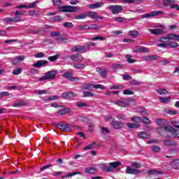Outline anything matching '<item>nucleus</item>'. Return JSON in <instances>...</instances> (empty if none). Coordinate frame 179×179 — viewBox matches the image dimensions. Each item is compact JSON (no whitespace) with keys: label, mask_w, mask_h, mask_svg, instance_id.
Here are the masks:
<instances>
[{"label":"nucleus","mask_w":179,"mask_h":179,"mask_svg":"<svg viewBox=\"0 0 179 179\" xmlns=\"http://www.w3.org/2000/svg\"><path fill=\"white\" fill-rule=\"evenodd\" d=\"M80 9V7L72 6H63L59 7V12H76V10H79Z\"/></svg>","instance_id":"f257e3e1"},{"label":"nucleus","mask_w":179,"mask_h":179,"mask_svg":"<svg viewBox=\"0 0 179 179\" xmlns=\"http://www.w3.org/2000/svg\"><path fill=\"white\" fill-rule=\"evenodd\" d=\"M163 131H165L166 132H170L173 135V136H175L176 138H179V129H174L171 126H166L162 128Z\"/></svg>","instance_id":"f03ea898"},{"label":"nucleus","mask_w":179,"mask_h":179,"mask_svg":"<svg viewBox=\"0 0 179 179\" xmlns=\"http://www.w3.org/2000/svg\"><path fill=\"white\" fill-rule=\"evenodd\" d=\"M57 75V71H50L45 73L43 77H41L38 78V80H48L50 79H54Z\"/></svg>","instance_id":"7ed1b4c3"},{"label":"nucleus","mask_w":179,"mask_h":179,"mask_svg":"<svg viewBox=\"0 0 179 179\" xmlns=\"http://www.w3.org/2000/svg\"><path fill=\"white\" fill-rule=\"evenodd\" d=\"M121 166V162H113L109 163V166H106L104 170L107 171V173H111L117 169V167H120Z\"/></svg>","instance_id":"20e7f679"},{"label":"nucleus","mask_w":179,"mask_h":179,"mask_svg":"<svg viewBox=\"0 0 179 179\" xmlns=\"http://www.w3.org/2000/svg\"><path fill=\"white\" fill-rule=\"evenodd\" d=\"M129 99H122L120 101L113 102L115 106H118V107H123L127 108V107H129Z\"/></svg>","instance_id":"39448f33"},{"label":"nucleus","mask_w":179,"mask_h":179,"mask_svg":"<svg viewBox=\"0 0 179 179\" xmlns=\"http://www.w3.org/2000/svg\"><path fill=\"white\" fill-rule=\"evenodd\" d=\"M157 27H161V29H150L148 31H150L152 34H154V36H159L164 33V30H166V27H164V26L159 25Z\"/></svg>","instance_id":"423d86ee"},{"label":"nucleus","mask_w":179,"mask_h":179,"mask_svg":"<svg viewBox=\"0 0 179 179\" xmlns=\"http://www.w3.org/2000/svg\"><path fill=\"white\" fill-rule=\"evenodd\" d=\"M89 50V46H83V45H77V46H73L71 48V50L73 52H86Z\"/></svg>","instance_id":"0eeeda50"},{"label":"nucleus","mask_w":179,"mask_h":179,"mask_svg":"<svg viewBox=\"0 0 179 179\" xmlns=\"http://www.w3.org/2000/svg\"><path fill=\"white\" fill-rule=\"evenodd\" d=\"M87 16H88V17H90L91 19H93L94 20H103V19H104V17L99 16V14H97V13L93 11H87Z\"/></svg>","instance_id":"6e6552de"},{"label":"nucleus","mask_w":179,"mask_h":179,"mask_svg":"<svg viewBox=\"0 0 179 179\" xmlns=\"http://www.w3.org/2000/svg\"><path fill=\"white\" fill-rule=\"evenodd\" d=\"M108 8L110 10H111L112 13L113 15H118L120 12H122V6H118V5H111L108 6Z\"/></svg>","instance_id":"1a4fd4ad"},{"label":"nucleus","mask_w":179,"mask_h":179,"mask_svg":"<svg viewBox=\"0 0 179 179\" xmlns=\"http://www.w3.org/2000/svg\"><path fill=\"white\" fill-rule=\"evenodd\" d=\"M163 11H152L148 14H144L141 15L142 19L148 17H154V16H159V15H163Z\"/></svg>","instance_id":"9d476101"},{"label":"nucleus","mask_w":179,"mask_h":179,"mask_svg":"<svg viewBox=\"0 0 179 179\" xmlns=\"http://www.w3.org/2000/svg\"><path fill=\"white\" fill-rule=\"evenodd\" d=\"M73 73H66L64 74V77L66 78V79H68V80H70V82H76L80 80L79 78L78 77H73L72 76Z\"/></svg>","instance_id":"9b49d317"},{"label":"nucleus","mask_w":179,"mask_h":179,"mask_svg":"<svg viewBox=\"0 0 179 179\" xmlns=\"http://www.w3.org/2000/svg\"><path fill=\"white\" fill-rule=\"evenodd\" d=\"M110 124L113 128H115V129H120V128L124 127V123L120 121H117L115 119H114V120Z\"/></svg>","instance_id":"f8f14e48"},{"label":"nucleus","mask_w":179,"mask_h":179,"mask_svg":"<svg viewBox=\"0 0 179 179\" xmlns=\"http://www.w3.org/2000/svg\"><path fill=\"white\" fill-rule=\"evenodd\" d=\"M140 173H141V171H139L138 169H132L130 166H127L126 168V173L127 174L135 175V174H140Z\"/></svg>","instance_id":"ddd939ff"},{"label":"nucleus","mask_w":179,"mask_h":179,"mask_svg":"<svg viewBox=\"0 0 179 179\" xmlns=\"http://www.w3.org/2000/svg\"><path fill=\"white\" fill-rule=\"evenodd\" d=\"M47 64H48V61L40 60L38 61L36 63L34 64L32 66H34V68H41V66H44L45 65H47Z\"/></svg>","instance_id":"4468645a"},{"label":"nucleus","mask_w":179,"mask_h":179,"mask_svg":"<svg viewBox=\"0 0 179 179\" xmlns=\"http://www.w3.org/2000/svg\"><path fill=\"white\" fill-rule=\"evenodd\" d=\"M70 58L72 61H75L76 62H80L83 61V57L79 54L73 55L70 57Z\"/></svg>","instance_id":"2eb2a0df"},{"label":"nucleus","mask_w":179,"mask_h":179,"mask_svg":"<svg viewBox=\"0 0 179 179\" xmlns=\"http://www.w3.org/2000/svg\"><path fill=\"white\" fill-rule=\"evenodd\" d=\"M104 2H98L93 4H90L89 8L90 9H97L99 8H103L104 6Z\"/></svg>","instance_id":"dca6fc26"},{"label":"nucleus","mask_w":179,"mask_h":179,"mask_svg":"<svg viewBox=\"0 0 179 179\" xmlns=\"http://www.w3.org/2000/svg\"><path fill=\"white\" fill-rule=\"evenodd\" d=\"M24 59H26V57L24 56H17L12 61L13 65H17V64H19V61H23Z\"/></svg>","instance_id":"f3484780"},{"label":"nucleus","mask_w":179,"mask_h":179,"mask_svg":"<svg viewBox=\"0 0 179 179\" xmlns=\"http://www.w3.org/2000/svg\"><path fill=\"white\" fill-rule=\"evenodd\" d=\"M97 171V168L96 167H87L85 169V173L87 174H96Z\"/></svg>","instance_id":"a211bd4d"},{"label":"nucleus","mask_w":179,"mask_h":179,"mask_svg":"<svg viewBox=\"0 0 179 179\" xmlns=\"http://www.w3.org/2000/svg\"><path fill=\"white\" fill-rule=\"evenodd\" d=\"M166 38L168 40H171L172 41H179V35L177 34H168L166 35Z\"/></svg>","instance_id":"6ab92c4d"},{"label":"nucleus","mask_w":179,"mask_h":179,"mask_svg":"<svg viewBox=\"0 0 179 179\" xmlns=\"http://www.w3.org/2000/svg\"><path fill=\"white\" fill-rule=\"evenodd\" d=\"M138 136L141 139H146V138H149V136H150V135L145 131H141V132L138 133Z\"/></svg>","instance_id":"aec40b11"},{"label":"nucleus","mask_w":179,"mask_h":179,"mask_svg":"<svg viewBox=\"0 0 179 179\" xmlns=\"http://www.w3.org/2000/svg\"><path fill=\"white\" fill-rule=\"evenodd\" d=\"M73 96H75V94L72 92H66L62 94L63 99H71V97H73Z\"/></svg>","instance_id":"412c9836"},{"label":"nucleus","mask_w":179,"mask_h":179,"mask_svg":"<svg viewBox=\"0 0 179 179\" xmlns=\"http://www.w3.org/2000/svg\"><path fill=\"white\" fill-rule=\"evenodd\" d=\"M159 99L160 100L161 103H164L165 104H167V103H170L171 101V97L170 96H168V97L159 96Z\"/></svg>","instance_id":"4be33fe9"},{"label":"nucleus","mask_w":179,"mask_h":179,"mask_svg":"<svg viewBox=\"0 0 179 179\" xmlns=\"http://www.w3.org/2000/svg\"><path fill=\"white\" fill-rule=\"evenodd\" d=\"M171 167H173V169H175L176 170H178V169H179L178 159H174L172 162H171Z\"/></svg>","instance_id":"5701e85b"},{"label":"nucleus","mask_w":179,"mask_h":179,"mask_svg":"<svg viewBox=\"0 0 179 179\" xmlns=\"http://www.w3.org/2000/svg\"><path fill=\"white\" fill-rule=\"evenodd\" d=\"M165 146H177V143L171 140H165L164 142Z\"/></svg>","instance_id":"b1692460"},{"label":"nucleus","mask_w":179,"mask_h":179,"mask_svg":"<svg viewBox=\"0 0 179 179\" xmlns=\"http://www.w3.org/2000/svg\"><path fill=\"white\" fill-rule=\"evenodd\" d=\"M116 118H117L120 121H128V117L125 116V115L120 113L116 115Z\"/></svg>","instance_id":"393cba45"},{"label":"nucleus","mask_w":179,"mask_h":179,"mask_svg":"<svg viewBox=\"0 0 179 179\" xmlns=\"http://www.w3.org/2000/svg\"><path fill=\"white\" fill-rule=\"evenodd\" d=\"M157 93L160 96H166V94H169V92L166 89H157Z\"/></svg>","instance_id":"a878e982"},{"label":"nucleus","mask_w":179,"mask_h":179,"mask_svg":"<svg viewBox=\"0 0 179 179\" xmlns=\"http://www.w3.org/2000/svg\"><path fill=\"white\" fill-rule=\"evenodd\" d=\"M149 51L148 48H136V50L133 51V52H148Z\"/></svg>","instance_id":"bb28decb"},{"label":"nucleus","mask_w":179,"mask_h":179,"mask_svg":"<svg viewBox=\"0 0 179 179\" xmlns=\"http://www.w3.org/2000/svg\"><path fill=\"white\" fill-rule=\"evenodd\" d=\"M176 1L174 0H163L162 3L164 6H171L172 3H174Z\"/></svg>","instance_id":"cd10ccee"},{"label":"nucleus","mask_w":179,"mask_h":179,"mask_svg":"<svg viewBox=\"0 0 179 179\" xmlns=\"http://www.w3.org/2000/svg\"><path fill=\"white\" fill-rule=\"evenodd\" d=\"M82 89L85 90H93V84H84L82 86Z\"/></svg>","instance_id":"c85d7f7f"},{"label":"nucleus","mask_w":179,"mask_h":179,"mask_svg":"<svg viewBox=\"0 0 179 179\" xmlns=\"http://www.w3.org/2000/svg\"><path fill=\"white\" fill-rule=\"evenodd\" d=\"M129 36L131 37H137V36H139V32L136 30H131L129 31Z\"/></svg>","instance_id":"c756f323"},{"label":"nucleus","mask_w":179,"mask_h":179,"mask_svg":"<svg viewBox=\"0 0 179 179\" xmlns=\"http://www.w3.org/2000/svg\"><path fill=\"white\" fill-rule=\"evenodd\" d=\"M148 174H149L150 176H160L162 173L156 170H150V171H148Z\"/></svg>","instance_id":"7c9ffc66"},{"label":"nucleus","mask_w":179,"mask_h":179,"mask_svg":"<svg viewBox=\"0 0 179 179\" xmlns=\"http://www.w3.org/2000/svg\"><path fill=\"white\" fill-rule=\"evenodd\" d=\"M131 121H132L133 122H142V118L139 116H134L133 117L131 118Z\"/></svg>","instance_id":"2f4dec72"},{"label":"nucleus","mask_w":179,"mask_h":179,"mask_svg":"<svg viewBox=\"0 0 179 179\" xmlns=\"http://www.w3.org/2000/svg\"><path fill=\"white\" fill-rule=\"evenodd\" d=\"M86 17H87V13L75 16L76 20H79L80 19H86Z\"/></svg>","instance_id":"473e14b6"},{"label":"nucleus","mask_w":179,"mask_h":179,"mask_svg":"<svg viewBox=\"0 0 179 179\" xmlns=\"http://www.w3.org/2000/svg\"><path fill=\"white\" fill-rule=\"evenodd\" d=\"M99 27L96 24H90L88 25L89 30H99Z\"/></svg>","instance_id":"72a5a7b5"},{"label":"nucleus","mask_w":179,"mask_h":179,"mask_svg":"<svg viewBox=\"0 0 179 179\" xmlns=\"http://www.w3.org/2000/svg\"><path fill=\"white\" fill-rule=\"evenodd\" d=\"M57 128L59 129H62V131H68V128H69V127L68 126V124H58L57 125Z\"/></svg>","instance_id":"f704fd0d"},{"label":"nucleus","mask_w":179,"mask_h":179,"mask_svg":"<svg viewBox=\"0 0 179 179\" xmlns=\"http://www.w3.org/2000/svg\"><path fill=\"white\" fill-rule=\"evenodd\" d=\"M73 66L76 68V69H85L86 65L83 64H75Z\"/></svg>","instance_id":"c9c22d12"},{"label":"nucleus","mask_w":179,"mask_h":179,"mask_svg":"<svg viewBox=\"0 0 179 179\" xmlns=\"http://www.w3.org/2000/svg\"><path fill=\"white\" fill-rule=\"evenodd\" d=\"M140 125L138 124H135V123H128L127 124V127L130 128L131 129H134V128H139Z\"/></svg>","instance_id":"e433bc0d"},{"label":"nucleus","mask_w":179,"mask_h":179,"mask_svg":"<svg viewBox=\"0 0 179 179\" xmlns=\"http://www.w3.org/2000/svg\"><path fill=\"white\" fill-rule=\"evenodd\" d=\"M104 120L105 121H108L111 124L114 121L115 118H113V116L108 115L104 116Z\"/></svg>","instance_id":"4c0bfd02"},{"label":"nucleus","mask_w":179,"mask_h":179,"mask_svg":"<svg viewBox=\"0 0 179 179\" xmlns=\"http://www.w3.org/2000/svg\"><path fill=\"white\" fill-rule=\"evenodd\" d=\"M110 89L111 90H121V89H124V85H111L110 87Z\"/></svg>","instance_id":"58836bf2"},{"label":"nucleus","mask_w":179,"mask_h":179,"mask_svg":"<svg viewBox=\"0 0 179 179\" xmlns=\"http://www.w3.org/2000/svg\"><path fill=\"white\" fill-rule=\"evenodd\" d=\"M125 57L127 58V62H129V64H134V62H135V59H132V55H127L125 56Z\"/></svg>","instance_id":"ea45409f"},{"label":"nucleus","mask_w":179,"mask_h":179,"mask_svg":"<svg viewBox=\"0 0 179 179\" xmlns=\"http://www.w3.org/2000/svg\"><path fill=\"white\" fill-rule=\"evenodd\" d=\"M35 94H47V90H37L34 91Z\"/></svg>","instance_id":"a19ab883"},{"label":"nucleus","mask_w":179,"mask_h":179,"mask_svg":"<svg viewBox=\"0 0 179 179\" xmlns=\"http://www.w3.org/2000/svg\"><path fill=\"white\" fill-rule=\"evenodd\" d=\"M93 88L94 89H101V90H104V89H106V87L101 84H96V85H93Z\"/></svg>","instance_id":"79ce46f5"},{"label":"nucleus","mask_w":179,"mask_h":179,"mask_svg":"<svg viewBox=\"0 0 179 179\" xmlns=\"http://www.w3.org/2000/svg\"><path fill=\"white\" fill-rule=\"evenodd\" d=\"M37 3H38V1H36L29 3V5H27V9H31L34 8L36 5H37Z\"/></svg>","instance_id":"37998d69"},{"label":"nucleus","mask_w":179,"mask_h":179,"mask_svg":"<svg viewBox=\"0 0 179 179\" xmlns=\"http://www.w3.org/2000/svg\"><path fill=\"white\" fill-rule=\"evenodd\" d=\"M77 107H78L79 108H80L81 107H89V105L85 102H78Z\"/></svg>","instance_id":"c03bdc74"},{"label":"nucleus","mask_w":179,"mask_h":179,"mask_svg":"<svg viewBox=\"0 0 179 179\" xmlns=\"http://www.w3.org/2000/svg\"><path fill=\"white\" fill-rule=\"evenodd\" d=\"M166 113V114H169V115H177V114H178V112L173 110H167Z\"/></svg>","instance_id":"a18cd8bd"},{"label":"nucleus","mask_w":179,"mask_h":179,"mask_svg":"<svg viewBox=\"0 0 179 179\" xmlns=\"http://www.w3.org/2000/svg\"><path fill=\"white\" fill-rule=\"evenodd\" d=\"M167 122L165 120H162V119H157V124L158 125H166V123Z\"/></svg>","instance_id":"49530a36"},{"label":"nucleus","mask_w":179,"mask_h":179,"mask_svg":"<svg viewBox=\"0 0 179 179\" xmlns=\"http://www.w3.org/2000/svg\"><path fill=\"white\" fill-rule=\"evenodd\" d=\"M98 73H99V75L102 76V78H106V70L103 69H99L98 71Z\"/></svg>","instance_id":"de8ad7c7"},{"label":"nucleus","mask_w":179,"mask_h":179,"mask_svg":"<svg viewBox=\"0 0 179 179\" xmlns=\"http://www.w3.org/2000/svg\"><path fill=\"white\" fill-rule=\"evenodd\" d=\"M168 45L170 48H177L178 47V44L176 42H170Z\"/></svg>","instance_id":"09e8293b"},{"label":"nucleus","mask_w":179,"mask_h":179,"mask_svg":"<svg viewBox=\"0 0 179 179\" xmlns=\"http://www.w3.org/2000/svg\"><path fill=\"white\" fill-rule=\"evenodd\" d=\"M20 73H22V69L20 68L14 69L13 71V75H20Z\"/></svg>","instance_id":"8fccbe9b"},{"label":"nucleus","mask_w":179,"mask_h":179,"mask_svg":"<svg viewBox=\"0 0 179 179\" xmlns=\"http://www.w3.org/2000/svg\"><path fill=\"white\" fill-rule=\"evenodd\" d=\"M115 22H118L122 23V22H125V18L122 17H117L114 18Z\"/></svg>","instance_id":"3c124183"},{"label":"nucleus","mask_w":179,"mask_h":179,"mask_svg":"<svg viewBox=\"0 0 179 179\" xmlns=\"http://www.w3.org/2000/svg\"><path fill=\"white\" fill-rule=\"evenodd\" d=\"M83 94H84V97H93V96H94V94L90 92H83Z\"/></svg>","instance_id":"603ef678"},{"label":"nucleus","mask_w":179,"mask_h":179,"mask_svg":"<svg viewBox=\"0 0 179 179\" xmlns=\"http://www.w3.org/2000/svg\"><path fill=\"white\" fill-rule=\"evenodd\" d=\"M141 122H143V124H150V120H149V118L146 117H144L141 118Z\"/></svg>","instance_id":"864d4df0"},{"label":"nucleus","mask_w":179,"mask_h":179,"mask_svg":"<svg viewBox=\"0 0 179 179\" xmlns=\"http://www.w3.org/2000/svg\"><path fill=\"white\" fill-rule=\"evenodd\" d=\"M68 113V110L66 109H61L57 112L58 115H64V114H66Z\"/></svg>","instance_id":"5fc2aeb1"},{"label":"nucleus","mask_w":179,"mask_h":179,"mask_svg":"<svg viewBox=\"0 0 179 179\" xmlns=\"http://www.w3.org/2000/svg\"><path fill=\"white\" fill-rule=\"evenodd\" d=\"M77 174H80V172H72L70 173H67L65 177L69 178V177H73V176H77Z\"/></svg>","instance_id":"6e6d98bb"},{"label":"nucleus","mask_w":179,"mask_h":179,"mask_svg":"<svg viewBox=\"0 0 179 179\" xmlns=\"http://www.w3.org/2000/svg\"><path fill=\"white\" fill-rule=\"evenodd\" d=\"M152 152H160V146L154 145L152 147Z\"/></svg>","instance_id":"4d7b16f0"},{"label":"nucleus","mask_w":179,"mask_h":179,"mask_svg":"<svg viewBox=\"0 0 179 179\" xmlns=\"http://www.w3.org/2000/svg\"><path fill=\"white\" fill-rule=\"evenodd\" d=\"M123 94H125L127 96H131V95L134 94V92H132L131 90H126L123 92Z\"/></svg>","instance_id":"13d9d810"},{"label":"nucleus","mask_w":179,"mask_h":179,"mask_svg":"<svg viewBox=\"0 0 179 179\" xmlns=\"http://www.w3.org/2000/svg\"><path fill=\"white\" fill-rule=\"evenodd\" d=\"M131 167H135L136 169H141V167H142V164L135 162L131 164Z\"/></svg>","instance_id":"bf43d9fd"},{"label":"nucleus","mask_w":179,"mask_h":179,"mask_svg":"<svg viewBox=\"0 0 179 179\" xmlns=\"http://www.w3.org/2000/svg\"><path fill=\"white\" fill-rule=\"evenodd\" d=\"M94 143H92L91 144L87 145L85 148H84V150H90L93 149V146Z\"/></svg>","instance_id":"052dcab7"},{"label":"nucleus","mask_w":179,"mask_h":179,"mask_svg":"<svg viewBox=\"0 0 179 179\" xmlns=\"http://www.w3.org/2000/svg\"><path fill=\"white\" fill-rule=\"evenodd\" d=\"M63 26H64V27H68L71 29L72 27H73V24H72V22H64L63 24Z\"/></svg>","instance_id":"680f3d73"},{"label":"nucleus","mask_w":179,"mask_h":179,"mask_svg":"<svg viewBox=\"0 0 179 179\" xmlns=\"http://www.w3.org/2000/svg\"><path fill=\"white\" fill-rule=\"evenodd\" d=\"M24 104V101H20V102L14 103L13 106V107H20Z\"/></svg>","instance_id":"e2e57ef3"},{"label":"nucleus","mask_w":179,"mask_h":179,"mask_svg":"<svg viewBox=\"0 0 179 179\" xmlns=\"http://www.w3.org/2000/svg\"><path fill=\"white\" fill-rule=\"evenodd\" d=\"M91 40H92V41H94L96 40H100V41H104V38L97 36L94 38H92Z\"/></svg>","instance_id":"0e129e2a"},{"label":"nucleus","mask_w":179,"mask_h":179,"mask_svg":"<svg viewBox=\"0 0 179 179\" xmlns=\"http://www.w3.org/2000/svg\"><path fill=\"white\" fill-rule=\"evenodd\" d=\"M78 29L79 30H89V25H80Z\"/></svg>","instance_id":"69168bd1"},{"label":"nucleus","mask_w":179,"mask_h":179,"mask_svg":"<svg viewBox=\"0 0 179 179\" xmlns=\"http://www.w3.org/2000/svg\"><path fill=\"white\" fill-rule=\"evenodd\" d=\"M52 2L55 6H59V5H61V3H62V1H61V0H52Z\"/></svg>","instance_id":"338daca9"},{"label":"nucleus","mask_w":179,"mask_h":179,"mask_svg":"<svg viewBox=\"0 0 179 179\" xmlns=\"http://www.w3.org/2000/svg\"><path fill=\"white\" fill-rule=\"evenodd\" d=\"M19 22H22V18H20V17H16L13 18V23H17Z\"/></svg>","instance_id":"774afa93"}]
</instances>
